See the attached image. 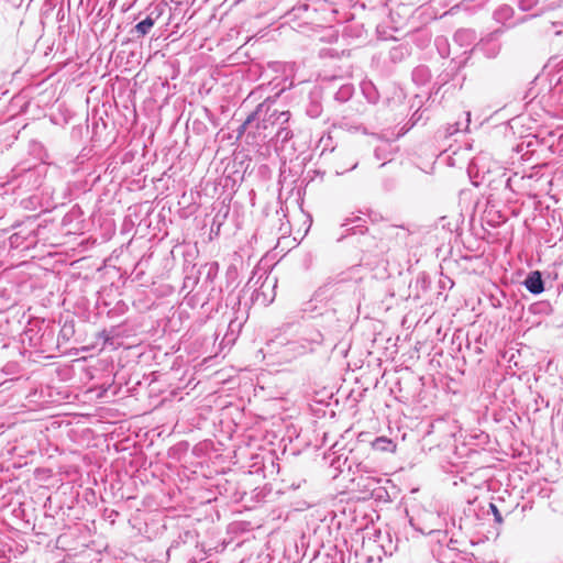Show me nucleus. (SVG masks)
<instances>
[{
	"label": "nucleus",
	"mask_w": 563,
	"mask_h": 563,
	"mask_svg": "<svg viewBox=\"0 0 563 563\" xmlns=\"http://www.w3.org/2000/svg\"><path fill=\"white\" fill-rule=\"evenodd\" d=\"M318 10L310 3H299L292 7L288 12L287 16L289 20H302L303 23H312L316 20Z\"/></svg>",
	"instance_id": "10"
},
{
	"label": "nucleus",
	"mask_w": 563,
	"mask_h": 563,
	"mask_svg": "<svg viewBox=\"0 0 563 563\" xmlns=\"http://www.w3.org/2000/svg\"><path fill=\"white\" fill-rule=\"evenodd\" d=\"M169 547L166 550V559H188L192 551L199 547V533L189 526H173L169 532Z\"/></svg>",
	"instance_id": "4"
},
{
	"label": "nucleus",
	"mask_w": 563,
	"mask_h": 563,
	"mask_svg": "<svg viewBox=\"0 0 563 563\" xmlns=\"http://www.w3.org/2000/svg\"><path fill=\"white\" fill-rule=\"evenodd\" d=\"M545 278L543 272L539 269L530 271L527 273L521 285L531 294L540 295L545 290Z\"/></svg>",
	"instance_id": "9"
},
{
	"label": "nucleus",
	"mask_w": 563,
	"mask_h": 563,
	"mask_svg": "<svg viewBox=\"0 0 563 563\" xmlns=\"http://www.w3.org/2000/svg\"><path fill=\"white\" fill-rule=\"evenodd\" d=\"M198 283V277L197 276H189V275H186L185 279H184V285H183V289H192L196 284Z\"/></svg>",
	"instance_id": "31"
},
{
	"label": "nucleus",
	"mask_w": 563,
	"mask_h": 563,
	"mask_svg": "<svg viewBox=\"0 0 563 563\" xmlns=\"http://www.w3.org/2000/svg\"><path fill=\"white\" fill-rule=\"evenodd\" d=\"M252 130H254V124L246 125V119L244 122L236 129L238 137L241 139L243 135L252 136Z\"/></svg>",
	"instance_id": "26"
},
{
	"label": "nucleus",
	"mask_w": 563,
	"mask_h": 563,
	"mask_svg": "<svg viewBox=\"0 0 563 563\" xmlns=\"http://www.w3.org/2000/svg\"><path fill=\"white\" fill-rule=\"evenodd\" d=\"M242 328V322L239 320H231L228 325V331L223 338V341H225L228 344L234 343L236 340L238 333L240 332Z\"/></svg>",
	"instance_id": "21"
},
{
	"label": "nucleus",
	"mask_w": 563,
	"mask_h": 563,
	"mask_svg": "<svg viewBox=\"0 0 563 563\" xmlns=\"http://www.w3.org/2000/svg\"><path fill=\"white\" fill-rule=\"evenodd\" d=\"M372 448L378 452H394L396 450V444L387 437H377L372 442Z\"/></svg>",
	"instance_id": "18"
},
{
	"label": "nucleus",
	"mask_w": 563,
	"mask_h": 563,
	"mask_svg": "<svg viewBox=\"0 0 563 563\" xmlns=\"http://www.w3.org/2000/svg\"><path fill=\"white\" fill-rule=\"evenodd\" d=\"M514 14L515 10L510 5L504 4L494 12V19L496 22L506 25Z\"/></svg>",
	"instance_id": "19"
},
{
	"label": "nucleus",
	"mask_w": 563,
	"mask_h": 563,
	"mask_svg": "<svg viewBox=\"0 0 563 563\" xmlns=\"http://www.w3.org/2000/svg\"><path fill=\"white\" fill-rule=\"evenodd\" d=\"M324 334L314 324H302L296 336L284 345V354L290 358L314 353L323 345Z\"/></svg>",
	"instance_id": "2"
},
{
	"label": "nucleus",
	"mask_w": 563,
	"mask_h": 563,
	"mask_svg": "<svg viewBox=\"0 0 563 563\" xmlns=\"http://www.w3.org/2000/svg\"><path fill=\"white\" fill-rule=\"evenodd\" d=\"M375 156H376L377 159H380V154H379L378 148L375 150Z\"/></svg>",
	"instance_id": "42"
},
{
	"label": "nucleus",
	"mask_w": 563,
	"mask_h": 563,
	"mask_svg": "<svg viewBox=\"0 0 563 563\" xmlns=\"http://www.w3.org/2000/svg\"><path fill=\"white\" fill-rule=\"evenodd\" d=\"M361 91L364 98L372 104H375L379 100V92L376 86L371 80H363L361 82Z\"/></svg>",
	"instance_id": "17"
},
{
	"label": "nucleus",
	"mask_w": 563,
	"mask_h": 563,
	"mask_svg": "<svg viewBox=\"0 0 563 563\" xmlns=\"http://www.w3.org/2000/svg\"><path fill=\"white\" fill-rule=\"evenodd\" d=\"M538 3L539 0H519L518 8L523 12H528L536 8Z\"/></svg>",
	"instance_id": "28"
},
{
	"label": "nucleus",
	"mask_w": 563,
	"mask_h": 563,
	"mask_svg": "<svg viewBox=\"0 0 563 563\" xmlns=\"http://www.w3.org/2000/svg\"><path fill=\"white\" fill-rule=\"evenodd\" d=\"M411 232L404 225L388 224L384 228V235L394 239L399 246L407 245Z\"/></svg>",
	"instance_id": "15"
},
{
	"label": "nucleus",
	"mask_w": 563,
	"mask_h": 563,
	"mask_svg": "<svg viewBox=\"0 0 563 563\" xmlns=\"http://www.w3.org/2000/svg\"><path fill=\"white\" fill-rule=\"evenodd\" d=\"M451 525L452 527H457L459 530H462L466 526V520L463 517H460L459 521H456L455 517H451Z\"/></svg>",
	"instance_id": "36"
},
{
	"label": "nucleus",
	"mask_w": 563,
	"mask_h": 563,
	"mask_svg": "<svg viewBox=\"0 0 563 563\" xmlns=\"http://www.w3.org/2000/svg\"><path fill=\"white\" fill-rule=\"evenodd\" d=\"M489 510L492 511V514L494 516V521L496 523H501L504 520L503 516H501L498 507L494 503H489Z\"/></svg>",
	"instance_id": "32"
},
{
	"label": "nucleus",
	"mask_w": 563,
	"mask_h": 563,
	"mask_svg": "<svg viewBox=\"0 0 563 563\" xmlns=\"http://www.w3.org/2000/svg\"><path fill=\"white\" fill-rule=\"evenodd\" d=\"M74 333H75L74 324L66 322L59 331L58 341H60V340L69 341V339L74 335Z\"/></svg>",
	"instance_id": "25"
},
{
	"label": "nucleus",
	"mask_w": 563,
	"mask_h": 563,
	"mask_svg": "<svg viewBox=\"0 0 563 563\" xmlns=\"http://www.w3.org/2000/svg\"><path fill=\"white\" fill-rule=\"evenodd\" d=\"M465 114H466V124H465V129H466L471 122V112H466Z\"/></svg>",
	"instance_id": "39"
},
{
	"label": "nucleus",
	"mask_w": 563,
	"mask_h": 563,
	"mask_svg": "<svg viewBox=\"0 0 563 563\" xmlns=\"http://www.w3.org/2000/svg\"><path fill=\"white\" fill-rule=\"evenodd\" d=\"M241 292H242V295L239 296V300H241V298L246 295L247 290L246 289H242Z\"/></svg>",
	"instance_id": "41"
},
{
	"label": "nucleus",
	"mask_w": 563,
	"mask_h": 563,
	"mask_svg": "<svg viewBox=\"0 0 563 563\" xmlns=\"http://www.w3.org/2000/svg\"><path fill=\"white\" fill-rule=\"evenodd\" d=\"M290 119L289 111H279L275 107V102L265 100L256 106V108L246 117V125L254 124L252 130V137L266 139L267 130L273 129L277 124H285Z\"/></svg>",
	"instance_id": "1"
},
{
	"label": "nucleus",
	"mask_w": 563,
	"mask_h": 563,
	"mask_svg": "<svg viewBox=\"0 0 563 563\" xmlns=\"http://www.w3.org/2000/svg\"><path fill=\"white\" fill-rule=\"evenodd\" d=\"M206 559H207V552L203 549H201L199 551V554L192 555L191 558H189L187 563H203V561ZM207 563H210V562H207Z\"/></svg>",
	"instance_id": "30"
},
{
	"label": "nucleus",
	"mask_w": 563,
	"mask_h": 563,
	"mask_svg": "<svg viewBox=\"0 0 563 563\" xmlns=\"http://www.w3.org/2000/svg\"><path fill=\"white\" fill-rule=\"evenodd\" d=\"M534 18H537V14H527V15H523V16H521L520 19H518L515 23L507 25V26H506V29L514 27V26H516L517 24L526 23V22H528L529 20H532V19H534Z\"/></svg>",
	"instance_id": "34"
},
{
	"label": "nucleus",
	"mask_w": 563,
	"mask_h": 563,
	"mask_svg": "<svg viewBox=\"0 0 563 563\" xmlns=\"http://www.w3.org/2000/svg\"><path fill=\"white\" fill-rule=\"evenodd\" d=\"M198 273L205 274L206 282L212 283L219 273V264L217 262H210L202 265Z\"/></svg>",
	"instance_id": "20"
},
{
	"label": "nucleus",
	"mask_w": 563,
	"mask_h": 563,
	"mask_svg": "<svg viewBox=\"0 0 563 563\" xmlns=\"http://www.w3.org/2000/svg\"><path fill=\"white\" fill-rule=\"evenodd\" d=\"M509 181H510V178H506V179H500V183H503L505 186H508L509 185Z\"/></svg>",
	"instance_id": "40"
},
{
	"label": "nucleus",
	"mask_w": 563,
	"mask_h": 563,
	"mask_svg": "<svg viewBox=\"0 0 563 563\" xmlns=\"http://www.w3.org/2000/svg\"><path fill=\"white\" fill-rule=\"evenodd\" d=\"M466 60L467 57L463 62L451 59L448 63L446 67L439 74L433 85L434 88L437 87L435 93H438L443 86L450 82H452L454 87L457 84L462 86V81L465 79V77H460V71L464 67Z\"/></svg>",
	"instance_id": "6"
},
{
	"label": "nucleus",
	"mask_w": 563,
	"mask_h": 563,
	"mask_svg": "<svg viewBox=\"0 0 563 563\" xmlns=\"http://www.w3.org/2000/svg\"><path fill=\"white\" fill-rule=\"evenodd\" d=\"M277 131L275 132L277 141L286 143L292 137V131L289 128L284 126V124H277Z\"/></svg>",
	"instance_id": "24"
},
{
	"label": "nucleus",
	"mask_w": 563,
	"mask_h": 563,
	"mask_svg": "<svg viewBox=\"0 0 563 563\" xmlns=\"http://www.w3.org/2000/svg\"><path fill=\"white\" fill-rule=\"evenodd\" d=\"M341 228L344 229V232L338 238L339 241L350 234H364L367 231L365 219L358 216L345 218Z\"/></svg>",
	"instance_id": "12"
},
{
	"label": "nucleus",
	"mask_w": 563,
	"mask_h": 563,
	"mask_svg": "<svg viewBox=\"0 0 563 563\" xmlns=\"http://www.w3.org/2000/svg\"><path fill=\"white\" fill-rule=\"evenodd\" d=\"M505 33L504 27H498L488 33L485 37L481 38L472 48L471 52L482 53L487 58H495L500 52L501 45L499 43L500 36Z\"/></svg>",
	"instance_id": "5"
},
{
	"label": "nucleus",
	"mask_w": 563,
	"mask_h": 563,
	"mask_svg": "<svg viewBox=\"0 0 563 563\" xmlns=\"http://www.w3.org/2000/svg\"><path fill=\"white\" fill-rule=\"evenodd\" d=\"M307 114L311 118H318L320 115V106L319 104H311L307 109Z\"/></svg>",
	"instance_id": "35"
},
{
	"label": "nucleus",
	"mask_w": 563,
	"mask_h": 563,
	"mask_svg": "<svg viewBox=\"0 0 563 563\" xmlns=\"http://www.w3.org/2000/svg\"><path fill=\"white\" fill-rule=\"evenodd\" d=\"M102 9L99 10L98 16H101Z\"/></svg>",
	"instance_id": "43"
},
{
	"label": "nucleus",
	"mask_w": 563,
	"mask_h": 563,
	"mask_svg": "<svg viewBox=\"0 0 563 563\" xmlns=\"http://www.w3.org/2000/svg\"><path fill=\"white\" fill-rule=\"evenodd\" d=\"M475 37V33L472 30L468 29H461L457 30L454 34V42L464 45L465 43H470Z\"/></svg>",
	"instance_id": "22"
},
{
	"label": "nucleus",
	"mask_w": 563,
	"mask_h": 563,
	"mask_svg": "<svg viewBox=\"0 0 563 563\" xmlns=\"http://www.w3.org/2000/svg\"><path fill=\"white\" fill-rule=\"evenodd\" d=\"M80 214V211L79 209H75L73 208L69 212H67L63 219H62V225L63 227H68L71 221L77 218L78 216Z\"/></svg>",
	"instance_id": "27"
},
{
	"label": "nucleus",
	"mask_w": 563,
	"mask_h": 563,
	"mask_svg": "<svg viewBox=\"0 0 563 563\" xmlns=\"http://www.w3.org/2000/svg\"><path fill=\"white\" fill-rule=\"evenodd\" d=\"M462 131L461 123L455 122L453 124H448V126L444 130V136L450 137L456 134L457 132Z\"/></svg>",
	"instance_id": "29"
},
{
	"label": "nucleus",
	"mask_w": 563,
	"mask_h": 563,
	"mask_svg": "<svg viewBox=\"0 0 563 563\" xmlns=\"http://www.w3.org/2000/svg\"><path fill=\"white\" fill-rule=\"evenodd\" d=\"M276 286V279L266 276V278L261 284L260 288H254L251 295L252 303H258L263 307L268 306L273 302L275 294L274 288Z\"/></svg>",
	"instance_id": "7"
},
{
	"label": "nucleus",
	"mask_w": 563,
	"mask_h": 563,
	"mask_svg": "<svg viewBox=\"0 0 563 563\" xmlns=\"http://www.w3.org/2000/svg\"><path fill=\"white\" fill-rule=\"evenodd\" d=\"M383 493L387 494V492L385 489H383L382 487H378L377 489L375 488L373 490V496H375L376 498H382L383 497Z\"/></svg>",
	"instance_id": "37"
},
{
	"label": "nucleus",
	"mask_w": 563,
	"mask_h": 563,
	"mask_svg": "<svg viewBox=\"0 0 563 563\" xmlns=\"http://www.w3.org/2000/svg\"><path fill=\"white\" fill-rule=\"evenodd\" d=\"M340 157L335 163V174L342 175L346 172L353 170L358 165L357 155L353 151H344L339 153Z\"/></svg>",
	"instance_id": "13"
},
{
	"label": "nucleus",
	"mask_w": 563,
	"mask_h": 563,
	"mask_svg": "<svg viewBox=\"0 0 563 563\" xmlns=\"http://www.w3.org/2000/svg\"><path fill=\"white\" fill-rule=\"evenodd\" d=\"M331 85L334 89L333 98L340 103L349 101L354 95L353 84L345 81L342 78L333 77L331 79Z\"/></svg>",
	"instance_id": "11"
},
{
	"label": "nucleus",
	"mask_w": 563,
	"mask_h": 563,
	"mask_svg": "<svg viewBox=\"0 0 563 563\" xmlns=\"http://www.w3.org/2000/svg\"><path fill=\"white\" fill-rule=\"evenodd\" d=\"M159 12L152 11L130 30V34L133 37L137 38L147 35L151 32L157 19L159 18Z\"/></svg>",
	"instance_id": "14"
},
{
	"label": "nucleus",
	"mask_w": 563,
	"mask_h": 563,
	"mask_svg": "<svg viewBox=\"0 0 563 563\" xmlns=\"http://www.w3.org/2000/svg\"><path fill=\"white\" fill-rule=\"evenodd\" d=\"M539 31L545 35L553 33L559 36L563 32V10L551 12L539 22Z\"/></svg>",
	"instance_id": "8"
},
{
	"label": "nucleus",
	"mask_w": 563,
	"mask_h": 563,
	"mask_svg": "<svg viewBox=\"0 0 563 563\" xmlns=\"http://www.w3.org/2000/svg\"><path fill=\"white\" fill-rule=\"evenodd\" d=\"M355 289L356 282L346 273L331 276L314 291L312 299L306 303L303 311H313V301L327 302L329 300H336L343 295L354 292Z\"/></svg>",
	"instance_id": "3"
},
{
	"label": "nucleus",
	"mask_w": 563,
	"mask_h": 563,
	"mask_svg": "<svg viewBox=\"0 0 563 563\" xmlns=\"http://www.w3.org/2000/svg\"><path fill=\"white\" fill-rule=\"evenodd\" d=\"M551 80L554 81L556 86H563V65L556 70L555 74L552 75Z\"/></svg>",
	"instance_id": "33"
},
{
	"label": "nucleus",
	"mask_w": 563,
	"mask_h": 563,
	"mask_svg": "<svg viewBox=\"0 0 563 563\" xmlns=\"http://www.w3.org/2000/svg\"><path fill=\"white\" fill-rule=\"evenodd\" d=\"M365 109H366V108H365V106H364L363 103L357 102V107H356V109H355V110H356V112H357L358 114H362V113L365 111Z\"/></svg>",
	"instance_id": "38"
},
{
	"label": "nucleus",
	"mask_w": 563,
	"mask_h": 563,
	"mask_svg": "<svg viewBox=\"0 0 563 563\" xmlns=\"http://www.w3.org/2000/svg\"><path fill=\"white\" fill-rule=\"evenodd\" d=\"M408 55L409 49L406 45H398L389 51V58L393 63H399Z\"/></svg>",
	"instance_id": "23"
},
{
	"label": "nucleus",
	"mask_w": 563,
	"mask_h": 563,
	"mask_svg": "<svg viewBox=\"0 0 563 563\" xmlns=\"http://www.w3.org/2000/svg\"><path fill=\"white\" fill-rule=\"evenodd\" d=\"M411 77H412V81L417 86H424L431 79V71H430L428 66L419 65V66L413 68Z\"/></svg>",
	"instance_id": "16"
}]
</instances>
